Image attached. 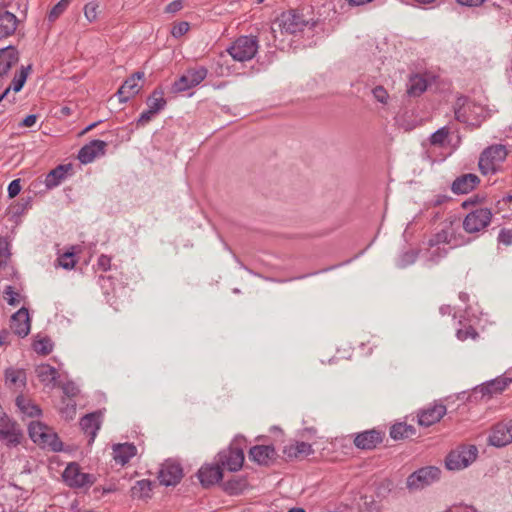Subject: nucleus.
I'll return each mask as SVG.
<instances>
[{
    "instance_id": "17",
    "label": "nucleus",
    "mask_w": 512,
    "mask_h": 512,
    "mask_svg": "<svg viewBox=\"0 0 512 512\" xmlns=\"http://www.w3.org/2000/svg\"><path fill=\"white\" fill-rule=\"evenodd\" d=\"M197 477L204 488L217 484L223 478V469L216 461L214 464H204L197 472Z\"/></svg>"
},
{
    "instance_id": "19",
    "label": "nucleus",
    "mask_w": 512,
    "mask_h": 512,
    "mask_svg": "<svg viewBox=\"0 0 512 512\" xmlns=\"http://www.w3.org/2000/svg\"><path fill=\"white\" fill-rule=\"evenodd\" d=\"M446 406L442 403H434V405L423 409L418 413V424L420 426L429 427L439 422L446 414Z\"/></svg>"
},
{
    "instance_id": "45",
    "label": "nucleus",
    "mask_w": 512,
    "mask_h": 512,
    "mask_svg": "<svg viewBox=\"0 0 512 512\" xmlns=\"http://www.w3.org/2000/svg\"><path fill=\"white\" fill-rule=\"evenodd\" d=\"M70 4V0H60L57 4H55L48 14V20L50 22H54Z\"/></svg>"
},
{
    "instance_id": "27",
    "label": "nucleus",
    "mask_w": 512,
    "mask_h": 512,
    "mask_svg": "<svg viewBox=\"0 0 512 512\" xmlns=\"http://www.w3.org/2000/svg\"><path fill=\"white\" fill-rule=\"evenodd\" d=\"M19 20L15 14L9 11L0 13V40L13 35L17 29Z\"/></svg>"
},
{
    "instance_id": "26",
    "label": "nucleus",
    "mask_w": 512,
    "mask_h": 512,
    "mask_svg": "<svg viewBox=\"0 0 512 512\" xmlns=\"http://www.w3.org/2000/svg\"><path fill=\"white\" fill-rule=\"evenodd\" d=\"M72 170V164H60L52 169L45 178V186L47 189H53L61 184L67 177L69 171Z\"/></svg>"
},
{
    "instance_id": "16",
    "label": "nucleus",
    "mask_w": 512,
    "mask_h": 512,
    "mask_svg": "<svg viewBox=\"0 0 512 512\" xmlns=\"http://www.w3.org/2000/svg\"><path fill=\"white\" fill-rule=\"evenodd\" d=\"M249 459L261 466H270L277 458L273 445H255L248 452Z\"/></svg>"
},
{
    "instance_id": "59",
    "label": "nucleus",
    "mask_w": 512,
    "mask_h": 512,
    "mask_svg": "<svg viewBox=\"0 0 512 512\" xmlns=\"http://www.w3.org/2000/svg\"><path fill=\"white\" fill-rule=\"evenodd\" d=\"M7 191H8L9 198L16 197L21 191V180L20 179L12 180L8 185Z\"/></svg>"
},
{
    "instance_id": "29",
    "label": "nucleus",
    "mask_w": 512,
    "mask_h": 512,
    "mask_svg": "<svg viewBox=\"0 0 512 512\" xmlns=\"http://www.w3.org/2000/svg\"><path fill=\"white\" fill-rule=\"evenodd\" d=\"M248 487L245 476H233L223 483V489L229 495H239Z\"/></svg>"
},
{
    "instance_id": "42",
    "label": "nucleus",
    "mask_w": 512,
    "mask_h": 512,
    "mask_svg": "<svg viewBox=\"0 0 512 512\" xmlns=\"http://www.w3.org/2000/svg\"><path fill=\"white\" fill-rule=\"evenodd\" d=\"M47 431V425L40 421H32L28 425V434L31 440L35 443V440H40V436Z\"/></svg>"
},
{
    "instance_id": "6",
    "label": "nucleus",
    "mask_w": 512,
    "mask_h": 512,
    "mask_svg": "<svg viewBox=\"0 0 512 512\" xmlns=\"http://www.w3.org/2000/svg\"><path fill=\"white\" fill-rule=\"evenodd\" d=\"M441 476V470L436 466H426L419 468L411 473L406 481L409 490H421L432 483L438 481Z\"/></svg>"
},
{
    "instance_id": "62",
    "label": "nucleus",
    "mask_w": 512,
    "mask_h": 512,
    "mask_svg": "<svg viewBox=\"0 0 512 512\" xmlns=\"http://www.w3.org/2000/svg\"><path fill=\"white\" fill-rule=\"evenodd\" d=\"M97 265L103 271L109 270L111 267V257L101 254L97 260Z\"/></svg>"
},
{
    "instance_id": "23",
    "label": "nucleus",
    "mask_w": 512,
    "mask_h": 512,
    "mask_svg": "<svg viewBox=\"0 0 512 512\" xmlns=\"http://www.w3.org/2000/svg\"><path fill=\"white\" fill-rule=\"evenodd\" d=\"M19 61V51L13 45L0 49V77L7 75L10 69Z\"/></svg>"
},
{
    "instance_id": "44",
    "label": "nucleus",
    "mask_w": 512,
    "mask_h": 512,
    "mask_svg": "<svg viewBox=\"0 0 512 512\" xmlns=\"http://www.w3.org/2000/svg\"><path fill=\"white\" fill-rule=\"evenodd\" d=\"M191 88H194V86L190 84L189 76L187 75V73H185L172 84L171 91L173 93H180L187 91Z\"/></svg>"
},
{
    "instance_id": "18",
    "label": "nucleus",
    "mask_w": 512,
    "mask_h": 512,
    "mask_svg": "<svg viewBox=\"0 0 512 512\" xmlns=\"http://www.w3.org/2000/svg\"><path fill=\"white\" fill-rule=\"evenodd\" d=\"M106 147L105 141L94 139L79 150L77 158L82 164L91 163L96 157L105 155Z\"/></svg>"
},
{
    "instance_id": "31",
    "label": "nucleus",
    "mask_w": 512,
    "mask_h": 512,
    "mask_svg": "<svg viewBox=\"0 0 512 512\" xmlns=\"http://www.w3.org/2000/svg\"><path fill=\"white\" fill-rule=\"evenodd\" d=\"M153 483L148 479H142L131 488V496L136 499H148L152 496Z\"/></svg>"
},
{
    "instance_id": "57",
    "label": "nucleus",
    "mask_w": 512,
    "mask_h": 512,
    "mask_svg": "<svg viewBox=\"0 0 512 512\" xmlns=\"http://www.w3.org/2000/svg\"><path fill=\"white\" fill-rule=\"evenodd\" d=\"M157 115L152 109L147 108L144 110L136 121L137 126H145L152 118Z\"/></svg>"
},
{
    "instance_id": "11",
    "label": "nucleus",
    "mask_w": 512,
    "mask_h": 512,
    "mask_svg": "<svg viewBox=\"0 0 512 512\" xmlns=\"http://www.w3.org/2000/svg\"><path fill=\"white\" fill-rule=\"evenodd\" d=\"M23 432L19 424L9 418L5 413L0 415V440L7 446L15 447L21 443Z\"/></svg>"
},
{
    "instance_id": "39",
    "label": "nucleus",
    "mask_w": 512,
    "mask_h": 512,
    "mask_svg": "<svg viewBox=\"0 0 512 512\" xmlns=\"http://www.w3.org/2000/svg\"><path fill=\"white\" fill-rule=\"evenodd\" d=\"M450 134V130L447 126L441 127L433 132L429 138L430 144L433 146L443 147Z\"/></svg>"
},
{
    "instance_id": "12",
    "label": "nucleus",
    "mask_w": 512,
    "mask_h": 512,
    "mask_svg": "<svg viewBox=\"0 0 512 512\" xmlns=\"http://www.w3.org/2000/svg\"><path fill=\"white\" fill-rule=\"evenodd\" d=\"M385 432L381 429L372 428L354 434L353 443L357 449L373 450L383 442Z\"/></svg>"
},
{
    "instance_id": "36",
    "label": "nucleus",
    "mask_w": 512,
    "mask_h": 512,
    "mask_svg": "<svg viewBox=\"0 0 512 512\" xmlns=\"http://www.w3.org/2000/svg\"><path fill=\"white\" fill-rule=\"evenodd\" d=\"M186 73L189 76L190 84L196 87L207 77L208 69L204 66H198L195 68H188Z\"/></svg>"
},
{
    "instance_id": "9",
    "label": "nucleus",
    "mask_w": 512,
    "mask_h": 512,
    "mask_svg": "<svg viewBox=\"0 0 512 512\" xmlns=\"http://www.w3.org/2000/svg\"><path fill=\"white\" fill-rule=\"evenodd\" d=\"M512 383V377L506 374L490 380L482 385L476 386L469 398L483 399L487 397L490 399L493 395L502 393Z\"/></svg>"
},
{
    "instance_id": "34",
    "label": "nucleus",
    "mask_w": 512,
    "mask_h": 512,
    "mask_svg": "<svg viewBox=\"0 0 512 512\" xmlns=\"http://www.w3.org/2000/svg\"><path fill=\"white\" fill-rule=\"evenodd\" d=\"M37 377L43 383H51L53 385L56 384L57 378L59 376L56 368L49 364H42L36 368Z\"/></svg>"
},
{
    "instance_id": "14",
    "label": "nucleus",
    "mask_w": 512,
    "mask_h": 512,
    "mask_svg": "<svg viewBox=\"0 0 512 512\" xmlns=\"http://www.w3.org/2000/svg\"><path fill=\"white\" fill-rule=\"evenodd\" d=\"M497 25L506 26L512 22V1L500 0L485 7Z\"/></svg>"
},
{
    "instance_id": "43",
    "label": "nucleus",
    "mask_w": 512,
    "mask_h": 512,
    "mask_svg": "<svg viewBox=\"0 0 512 512\" xmlns=\"http://www.w3.org/2000/svg\"><path fill=\"white\" fill-rule=\"evenodd\" d=\"M33 348L38 354L48 355L53 350V342L49 337H44L35 341Z\"/></svg>"
},
{
    "instance_id": "52",
    "label": "nucleus",
    "mask_w": 512,
    "mask_h": 512,
    "mask_svg": "<svg viewBox=\"0 0 512 512\" xmlns=\"http://www.w3.org/2000/svg\"><path fill=\"white\" fill-rule=\"evenodd\" d=\"M389 434L393 440L407 439V434H405V430H403L402 422L393 424Z\"/></svg>"
},
{
    "instance_id": "30",
    "label": "nucleus",
    "mask_w": 512,
    "mask_h": 512,
    "mask_svg": "<svg viewBox=\"0 0 512 512\" xmlns=\"http://www.w3.org/2000/svg\"><path fill=\"white\" fill-rule=\"evenodd\" d=\"M146 104L148 108L152 109L156 114L160 113L167 105L163 89L160 87L155 88L147 97Z\"/></svg>"
},
{
    "instance_id": "63",
    "label": "nucleus",
    "mask_w": 512,
    "mask_h": 512,
    "mask_svg": "<svg viewBox=\"0 0 512 512\" xmlns=\"http://www.w3.org/2000/svg\"><path fill=\"white\" fill-rule=\"evenodd\" d=\"M183 8L181 0H174L165 7V12L174 14Z\"/></svg>"
},
{
    "instance_id": "5",
    "label": "nucleus",
    "mask_w": 512,
    "mask_h": 512,
    "mask_svg": "<svg viewBox=\"0 0 512 512\" xmlns=\"http://www.w3.org/2000/svg\"><path fill=\"white\" fill-rule=\"evenodd\" d=\"M259 39L253 35H243L238 37L227 49L229 55L236 61H249L257 53Z\"/></svg>"
},
{
    "instance_id": "48",
    "label": "nucleus",
    "mask_w": 512,
    "mask_h": 512,
    "mask_svg": "<svg viewBox=\"0 0 512 512\" xmlns=\"http://www.w3.org/2000/svg\"><path fill=\"white\" fill-rule=\"evenodd\" d=\"M60 413L65 419H73L76 415V403L74 401L66 402V400L63 399Z\"/></svg>"
},
{
    "instance_id": "58",
    "label": "nucleus",
    "mask_w": 512,
    "mask_h": 512,
    "mask_svg": "<svg viewBox=\"0 0 512 512\" xmlns=\"http://www.w3.org/2000/svg\"><path fill=\"white\" fill-rule=\"evenodd\" d=\"M4 294L8 296L7 302L9 305L17 306L19 304V299H17V296H19V294L14 291V288L12 286H6L4 289Z\"/></svg>"
},
{
    "instance_id": "32",
    "label": "nucleus",
    "mask_w": 512,
    "mask_h": 512,
    "mask_svg": "<svg viewBox=\"0 0 512 512\" xmlns=\"http://www.w3.org/2000/svg\"><path fill=\"white\" fill-rule=\"evenodd\" d=\"M15 403L21 413L29 417H37L42 413L38 405L26 399L23 395L17 396Z\"/></svg>"
},
{
    "instance_id": "7",
    "label": "nucleus",
    "mask_w": 512,
    "mask_h": 512,
    "mask_svg": "<svg viewBox=\"0 0 512 512\" xmlns=\"http://www.w3.org/2000/svg\"><path fill=\"white\" fill-rule=\"evenodd\" d=\"M477 455L478 449L475 445L453 450L446 456L445 466L448 470H461L474 462Z\"/></svg>"
},
{
    "instance_id": "8",
    "label": "nucleus",
    "mask_w": 512,
    "mask_h": 512,
    "mask_svg": "<svg viewBox=\"0 0 512 512\" xmlns=\"http://www.w3.org/2000/svg\"><path fill=\"white\" fill-rule=\"evenodd\" d=\"M489 208H477L469 212L463 220V229L469 234L478 233L485 229L492 220Z\"/></svg>"
},
{
    "instance_id": "51",
    "label": "nucleus",
    "mask_w": 512,
    "mask_h": 512,
    "mask_svg": "<svg viewBox=\"0 0 512 512\" xmlns=\"http://www.w3.org/2000/svg\"><path fill=\"white\" fill-rule=\"evenodd\" d=\"M190 29V24L187 21H180L175 23L171 29V35L174 38H180L184 34H186Z\"/></svg>"
},
{
    "instance_id": "15",
    "label": "nucleus",
    "mask_w": 512,
    "mask_h": 512,
    "mask_svg": "<svg viewBox=\"0 0 512 512\" xmlns=\"http://www.w3.org/2000/svg\"><path fill=\"white\" fill-rule=\"evenodd\" d=\"M488 443L498 448L512 443V422L495 424L489 435Z\"/></svg>"
},
{
    "instance_id": "54",
    "label": "nucleus",
    "mask_w": 512,
    "mask_h": 512,
    "mask_svg": "<svg viewBox=\"0 0 512 512\" xmlns=\"http://www.w3.org/2000/svg\"><path fill=\"white\" fill-rule=\"evenodd\" d=\"M497 241L505 246L512 245V229L502 228L498 234Z\"/></svg>"
},
{
    "instance_id": "28",
    "label": "nucleus",
    "mask_w": 512,
    "mask_h": 512,
    "mask_svg": "<svg viewBox=\"0 0 512 512\" xmlns=\"http://www.w3.org/2000/svg\"><path fill=\"white\" fill-rule=\"evenodd\" d=\"M140 88L134 78L128 77L117 91L119 101L126 103L130 98L138 94Z\"/></svg>"
},
{
    "instance_id": "40",
    "label": "nucleus",
    "mask_w": 512,
    "mask_h": 512,
    "mask_svg": "<svg viewBox=\"0 0 512 512\" xmlns=\"http://www.w3.org/2000/svg\"><path fill=\"white\" fill-rule=\"evenodd\" d=\"M277 25H272L270 27H266V28H263L262 31L260 32L259 34V39L261 41H264L266 43V45L268 47H271V46H277L276 45V32H277V29L276 28Z\"/></svg>"
},
{
    "instance_id": "21",
    "label": "nucleus",
    "mask_w": 512,
    "mask_h": 512,
    "mask_svg": "<svg viewBox=\"0 0 512 512\" xmlns=\"http://www.w3.org/2000/svg\"><path fill=\"white\" fill-rule=\"evenodd\" d=\"M480 183V178L474 173L462 174L452 182L451 191L456 195L468 194Z\"/></svg>"
},
{
    "instance_id": "13",
    "label": "nucleus",
    "mask_w": 512,
    "mask_h": 512,
    "mask_svg": "<svg viewBox=\"0 0 512 512\" xmlns=\"http://www.w3.org/2000/svg\"><path fill=\"white\" fill-rule=\"evenodd\" d=\"M182 478L183 468L180 463L173 460H166L158 472L159 482L165 486H175Z\"/></svg>"
},
{
    "instance_id": "24",
    "label": "nucleus",
    "mask_w": 512,
    "mask_h": 512,
    "mask_svg": "<svg viewBox=\"0 0 512 512\" xmlns=\"http://www.w3.org/2000/svg\"><path fill=\"white\" fill-rule=\"evenodd\" d=\"M137 453V448L133 443H118L113 445V458L116 463L124 466Z\"/></svg>"
},
{
    "instance_id": "35",
    "label": "nucleus",
    "mask_w": 512,
    "mask_h": 512,
    "mask_svg": "<svg viewBox=\"0 0 512 512\" xmlns=\"http://www.w3.org/2000/svg\"><path fill=\"white\" fill-rule=\"evenodd\" d=\"M31 69H32V65L21 66L20 71L14 75V77L12 79V83L9 86V87H11V89L14 92L17 93L22 90V88L24 87V85L26 83L27 77H28Z\"/></svg>"
},
{
    "instance_id": "53",
    "label": "nucleus",
    "mask_w": 512,
    "mask_h": 512,
    "mask_svg": "<svg viewBox=\"0 0 512 512\" xmlns=\"http://www.w3.org/2000/svg\"><path fill=\"white\" fill-rule=\"evenodd\" d=\"M372 94L378 102H380L382 104L387 103L389 95H388L387 90L383 86L378 85V86L374 87L372 89Z\"/></svg>"
},
{
    "instance_id": "3",
    "label": "nucleus",
    "mask_w": 512,
    "mask_h": 512,
    "mask_svg": "<svg viewBox=\"0 0 512 512\" xmlns=\"http://www.w3.org/2000/svg\"><path fill=\"white\" fill-rule=\"evenodd\" d=\"M455 119L461 123L478 125L484 114L483 106L467 96L457 98L454 106Z\"/></svg>"
},
{
    "instance_id": "38",
    "label": "nucleus",
    "mask_w": 512,
    "mask_h": 512,
    "mask_svg": "<svg viewBox=\"0 0 512 512\" xmlns=\"http://www.w3.org/2000/svg\"><path fill=\"white\" fill-rule=\"evenodd\" d=\"M31 197H28L24 202H18L9 207L8 215L11 221L17 222V219L30 207Z\"/></svg>"
},
{
    "instance_id": "20",
    "label": "nucleus",
    "mask_w": 512,
    "mask_h": 512,
    "mask_svg": "<svg viewBox=\"0 0 512 512\" xmlns=\"http://www.w3.org/2000/svg\"><path fill=\"white\" fill-rule=\"evenodd\" d=\"M11 329L21 338L26 337L30 333L31 320L29 311L25 307H21L11 317Z\"/></svg>"
},
{
    "instance_id": "22",
    "label": "nucleus",
    "mask_w": 512,
    "mask_h": 512,
    "mask_svg": "<svg viewBox=\"0 0 512 512\" xmlns=\"http://www.w3.org/2000/svg\"><path fill=\"white\" fill-rule=\"evenodd\" d=\"M101 416V412H92L84 415L80 419L79 424L82 431L90 437L88 444L93 443L96 438L97 432L101 426Z\"/></svg>"
},
{
    "instance_id": "2",
    "label": "nucleus",
    "mask_w": 512,
    "mask_h": 512,
    "mask_svg": "<svg viewBox=\"0 0 512 512\" xmlns=\"http://www.w3.org/2000/svg\"><path fill=\"white\" fill-rule=\"evenodd\" d=\"M245 442L246 439L243 436H237L227 448L217 453L215 460L221 465L222 469L237 472L242 468L245 460L243 450Z\"/></svg>"
},
{
    "instance_id": "64",
    "label": "nucleus",
    "mask_w": 512,
    "mask_h": 512,
    "mask_svg": "<svg viewBox=\"0 0 512 512\" xmlns=\"http://www.w3.org/2000/svg\"><path fill=\"white\" fill-rule=\"evenodd\" d=\"M450 200H451L450 196L445 195V194H438L430 201V205L433 207H438Z\"/></svg>"
},
{
    "instance_id": "10",
    "label": "nucleus",
    "mask_w": 512,
    "mask_h": 512,
    "mask_svg": "<svg viewBox=\"0 0 512 512\" xmlns=\"http://www.w3.org/2000/svg\"><path fill=\"white\" fill-rule=\"evenodd\" d=\"M62 478L70 488L91 486L95 481V477L92 474L81 472L77 462H71L66 466Z\"/></svg>"
},
{
    "instance_id": "56",
    "label": "nucleus",
    "mask_w": 512,
    "mask_h": 512,
    "mask_svg": "<svg viewBox=\"0 0 512 512\" xmlns=\"http://www.w3.org/2000/svg\"><path fill=\"white\" fill-rule=\"evenodd\" d=\"M63 393L69 397L73 398L79 394V388L73 381H67L62 385Z\"/></svg>"
},
{
    "instance_id": "60",
    "label": "nucleus",
    "mask_w": 512,
    "mask_h": 512,
    "mask_svg": "<svg viewBox=\"0 0 512 512\" xmlns=\"http://www.w3.org/2000/svg\"><path fill=\"white\" fill-rule=\"evenodd\" d=\"M296 449L299 456H308L314 452L311 444L307 442H296Z\"/></svg>"
},
{
    "instance_id": "33",
    "label": "nucleus",
    "mask_w": 512,
    "mask_h": 512,
    "mask_svg": "<svg viewBox=\"0 0 512 512\" xmlns=\"http://www.w3.org/2000/svg\"><path fill=\"white\" fill-rule=\"evenodd\" d=\"M427 89V81L424 77L416 74L412 76L407 85V94L411 97L420 96Z\"/></svg>"
},
{
    "instance_id": "47",
    "label": "nucleus",
    "mask_w": 512,
    "mask_h": 512,
    "mask_svg": "<svg viewBox=\"0 0 512 512\" xmlns=\"http://www.w3.org/2000/svg\"><path fill=\"white\" fill-rule=\"evenodd\" d=\"M456 336L460 341H465L468 338L476 339L479 337V334L473 326L468 325L458 329Z\"/></svg>"
},
{
    "instance_id": "25",
    "label": "nucleus",
    "mask_w": 512,
    "mask_h": 512,
    "mask_svg": "<svg viewBox=\"0 0 512 512\" xmlns=\"http://www.w3.org/2000/svg\"><path fill=\"white\" fill-rule=\"evenodd\" d=\"M40 440H35V444L43 449H48L53 452H60L63 450V443L50 427L47 426V431L40 436Z\"/></svg>"
},
{
    "instance_id": "41",
    "label": "nucleus",
    "mask_w": 512,
    "mask_h": 512,
    "mask_svg": "<svg viewBox=\"0 0 512 512\" xmlns=\"http://www.w3.org/2000/svg\"><path fill=\"white\" fill-rule=\"evenodd\" d=\"M11 256L10 242L7 237H0V270L7 267V262Z\"/></svg>"
},
{
    "instance_id": "37",
    "label": "nucleus",
    "mask_w": 512,
    "mask_h": 512,
    "mask_svg": "<svg viewBox=\"0 0 512 512\" xmlns=\"http://www.w3.org/2000/svg\"><path fill=\"white\" fill-rule=\"evenodd\" d=\"M5 380L7 383L16 385L21 382L23 385L26 383V372L23 369H14L12 367L5 370Z\"/></svg>"
},
{
    "instance_id": "46",
    "label": "nucleus",
    "mask_w": 512,
    "mask_h": 512,
    "mask_svg": "<svg viewBox=\"0 0 512 512\" xmlns=\"http://www.w3.org/2000/svg\"><path fill=\"white\" fill-rule=\"evenodd\" d=\"M59 265L66 270L73 269L77 263L75 253L73 251H66L59 258Z\"/></svg>"
},
{
    "instance_id": "55",
    "label": "nucleus",
    "mask_w": 512,
    "mask_h": 512,
    "mask_svg": "<svg viewBox=\"0 0 512 512\" xmlns=\"http://www.w3.org/2000/svg\"><path fill=\"white\" fill-rule=\"evenodd\" d=\"M447 250L444 248L436 247L435 249L430 251L428 261L432 264H437L440 259L444 258L447 255Z\"/></svg>"
},
{
    "instance_id": "49",
    "label": "nucleus",
    "mask_w": 512,
    "mask_h": 512,
    "mask_svg": "<svg viewBox=\"0 0 512 512\" xmlns=\"http://www.w3.org/2000/svg\"><path fill=\"white\" fill-rule=\"evenodd\" d=\"M419 252L417 250L411 249L406 252H404L400 257V263L399 266L401 268H405L408 265L413 264L417 258H418Z\"/></svg>"
},
{
    "instance_id": "61",
    "label": "nucleus",
    "mask_w": 512,
    "mask_h": 512,
    "mask_svg": "<svg viewBox=\"0 0 512 512\" xmlns=\"http://www.w3.org/2000/svg\"><path fill=\"white\" fill-rule=\"evenodd\" d=\"M442 242H447V233L445 231L439 232L431 237L428 241V245L433 248Z\"/></svg>"
},
{
    "instance_id": "1",
    "label": "nucleus",
    "mask_w": 512,
    "mask_h": 512,
    "mask_svg": "<svg viewBox=\"0 0 512 512\" xmlns=\"http://www.w3.org/2000/svg\"><path fill=\"white\" fill-rule=\"evenodd\" d=\"M304 10L305 8L282 12L274 25H277L278 30L282 34H295L303 31L305 27L315 28L319 20L307 18Z\"/></svg>"
},
{
    "instance_id": "50",
    "label": "nucleus",
    "mask_w": 512,
    "mask_h": 512,
    "mask_svg": "<svg viewBox=\"0 0 512 512\" xmlns=\"http://www.w3.org/2000/svg\"><path fill=\"white\" fill-rule=\"evenodd\" d=\"M98 8L99 5L95 1L88 2L84 6V15L90 23L97 19Z\"/></svg>"
},
{
    "instance_id": "4",
    "label": "nucleus",
    "mask_w": 512,
    "mask_h": 512,
    "mask_svg": "<svg viewBox=\"0 0 512 512\" xmlns=\"http://www.w3.org/2000/svg\"><path fill=\"white\" fill-rule=\"evenodd\" d=\"M507 149L502 144L485 148L479 157L478 167L483 175L494 174L507 157Z\"/></svg>"
}]
</instances>
